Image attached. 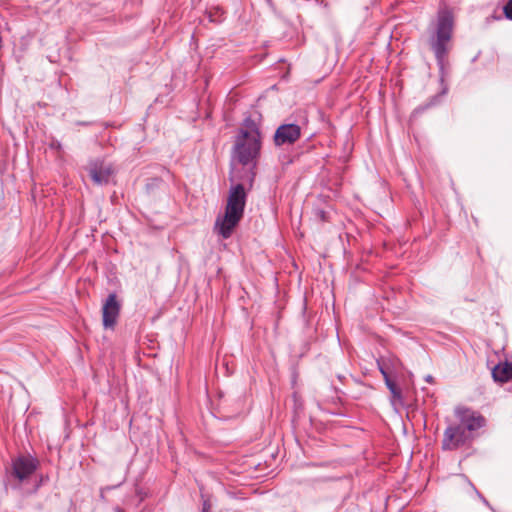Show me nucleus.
<instances>
[{
	"mask_svg": "<svg viewBox=\"0 0 512 512\" xmlns=\"http://www.w3.org/2000/svg\"><path fill=\"white\" fill-rule=\"evenodd\" d=\"M472 438L473 435H470L457 423H450L443 433L442 449L447 451L456 450L465 446Z\"/></svg>",
	"mask_w": 512,
	"mask_h": 512,
	"instance_id": "4",
	"label": "nucleus"
},
{
	"mask_svg": "<svg viewBox=\"0 0 512 512\" xmlns=\"http://www.w3.org/2000/svg\"><path fill=\"white\" fill-rule=\"evenodd\" d=\"M200 491H202V489H200ZM201 498H202L201 512H210V509H211L210 497L208 495H205L203 492H201Z\"/></svg>",
	"mask_w": 512,
	"mask_h": 512,
	"instance_id": "13",
	"label": "nucleus"
},
{
	"mask_svg": "<svg viewBox=\"0 0 512 512\" xmlns=\"http://www.w3.org/2000/svg\"><path fill=\"white\" fill-rule=\"evenodd\" d=\"M455 416L458 420L456 423L470 435L485 424V418L469 408H456Z\"/></svg>",
	"mask_w": 512,
	"mask_h": 512,
	"instance_id": "5",
	"label": "nucleus"
},
{
	"mask_svg": "<svg viewBox=\"0 0 512 512\" xmlns=\"http://www.w3.org/2000/svg\"><path fill=\"white\" fill-rule=\"evenodd\" d=\"M494 381L504 383L512 379V362H500L492 369Z\"/></svg>",
	"mask_w": 512,
	"mask_h": 512,
	"instance_id": "10",
	"label": "nucleus"
},
{
	"mask_svg": "<svg viewBox=\"0 0 512 512\" xmlns=\"http://www.w3.org/2000/svg\"><path fill=\"white\" fill-rule=\"evenodd\" d=\"M301 136V128L294 123L281 124L275 131L274 144L276 146L292 145Z\"/></svg>",
	"mask_w": 512,
	"mask_h": 512,
	"instance_id": "6",
	"label": "nucleus"
},
{
	"mask_svg": "<svg viewBox=\"0 0 512 512\" xmlns=\"http://www.w3.org/2000/svg\"><path fill=\"white\" fill-rule=\"evenodd\" d=\"M111 174V166L105 165L102 161H94L89 166V176L98 185L107 184Z\"/></svg>",
	"mask_w": 512,
	"mask_h": 512,
	"instance_id": "9",
	"label": "nucleus"
},
{
	"mask_svg": "<svg viewBox=\"0 0 512 512\" xmlns=\"http://www.w3.org/2000/svg\"><path fill=\"white\" fill-rule=\"evenodd\" d=\"M49 146L51 149H54L57 151H60L62 149V145H61L60 141H58L57 139H52Z\"/></svg>",
	"mask_w": 512,
	"mask_h": 512,
	"instance_id": "16",
	"label": "nucleus"
},
{
	"mask_svg": "<svg viewBox=\"0 0 512 512\" xmlns=\"http://www.w3.org/2000/svg\"><path fill=\"white\" fill-rule=\"evenodd\" d=\"M116 512H123V511L120 508H117Z\"/></svg>",
	"mask_w": 512,
	"mask_h": 512,
	"instance_id": "20",
	"label": "nucleus"
},
{
	"mask_svg": "<svg viewBox=\"0 0 512 512\" xmlns=\"http://www.w3.org/2000/svg\"><path fill=\"white\" fill-rule=\"evenodd\" d=\"M385 384L394 398H401V389L397 386L396 382L391 378H387Z\"/></svg>",
	"mask_w": 512,
	"mask_h": 512,
	"instance_id": "12",
	"label": "nucleus"
},
{
	"mask_svg": "<svg viewBox=\"0 0 512 512\" xmlns=\"http://www.w3.org/2000/svg\"><path fill=\"white\" fill-rule=\"evenodd\" d=\"M229 179H230V181H231V182H234L235 177L231 175V176L229 177Z\"/></svg>",
	"mask_w": 512,
	"mask_h": 512,
	"instance_id": "19",
	"label": "nucleus"
},
{
	"mask_svg": "<svg viewBox=\"0 0 512 512\" xmlns=\"http://www.w3.org/2000/svg\"><path fill=\"white\" fill-rule=\"evenodd\" d=\"M247 194L244 185L241 183L232 185L229 190L225 215L218 217L215 222V229L224 239L232 235L234 228L243 217L246 205Z\"/></svg>",
	"mask_w": 512,
	"mask_h": 512,
	"instance_id": "3",
	"label": "nucleus"
},
{
	"mask_svg": "<svg viewBox=\"0 0 512 512\" xmlns=\"http://www.w3.org/2000/svg\"><path fill=\"white\" fill-rule=\"evenodd\" d=\"M397 364L398 360L392 357H382L377 360V366L384 378V381H386L387 378H391V373L396 370Z\"/></svg>",
	"mask_w": 512,
	"mask_h": 512,
	"instance_id": "11",
	"label": "nucleus"
},
{
	"mask_svg": "<svg viewBox=\"0 0 512 512\" xmlns=\"http://www.w3.org/2000/svg\"><path fill=\"white\" fill-rule=\"evenodd\" d=\"M476 493H477L478 497L482 500V502H483L487 507H489L490 509H492V508H491V506H490V503L487 501V499H486V498H485V497H484V496H483L479 491H477V490H476Z\"/></svg>",
	"mask_w": 512,
	"mask_h": 512,
	"instance_id": "17",
	"label": "nucleus"
},
{
	"mask_svg": "<svg viewBox=\"0 0 512 512\" xmlns=\"http://www.w3.org/2000/svg\"><path fill=\"white\" fill-rule=\"evenodd\" d=\"M425 381H426V382H428V383H432V382H433V377H432V375H427V376L425 377Z\"/></svg>",
	"mask_w": 512,
	"mask_h": 512,
	"instance_id": "18",
	"label": "nucleus"
},
{
	"mask_svg": "<svg viewBox=\"0 0 512 512\" xmlns=\"http://www.w3.org/2000/svg\"><path fill=\"white\" fill-rule=\"evenodd\" d=\"M120 308L121 306L120 303L117 301L116 294H110L102 307L103 326L106 329L114 328L120 313Z\"/></svg>",
	"mask_w": 512,
	"mask_h": 512,
	"instance_id": "8",
	"label": "nucleus"
},
{
	"mask_svg": "<svg viewBox=\"0 0 512 512\" xmlns=\"http://www.w3.org/2000/svg\"><path fill=\"white\" fill-rule=\"evenodd\" d=\"M503 13L507 19L512 20V0L507 1L503 7Z\"/></svg>",
	"mask_w": 512,
	"mask_h": 512,
	"instance_id": "14",
	"label": "nucleus"
},
{
	"mask_svg": "<svg viewBox=\"0 0 512 512\" xmlns=\"http://www.w3.org/2000/svg\"><path fill=\"white\" fill-rule=\"evenodd\" d=\"M453 28L454 18L452 12L447 8L439 9L436 21L431 23L429 27V45L439 68L442 89L439 94L431 97L427 104L415 108L413 114L422 113L427 108L436 105L448 92V86L445 84V77L447 75L446 58L450 51Z\"/></svg>",
	"mask_w": 512,
	"mask_h": 512,
	"instance_id": "1",
	"label": "nucleus"
},
{
	"mask_svg": "<svg viewBox=\"0 0 512 512\" xmlns=\"http://www.w3.org/2000/svg\"><path fill=\"white\" fill-rule=\"evenodd\" d=\"M246 122L251 123V131L240 129L233 147L232 158L243 166H249L247 178L251 187L255 177L254 168L260 154L261 141L260 132L255 124L250 119H247Z\"/></svg>",
	"mask_w": 512,
	"mask_h": 512,
	"instance_id": "2",
	"label": "nucleus"
},
{
	"mask_svg": "<svg viewBox=\"0 0 512 512\" xmlns=\"http://www.w3.org/2000/svg\"><path fill=\"white\" fill-rule=\"evenodd\" d=\"M315 215L318 219H320L322 222L327 221V213L323 209H317L315 211Z\"/></svg>",
	"mask_w": 512,
	"mask_h": 512,
	"instance_id": "15",
	"label": "nucleus"
},
{
	"mask_svg": "<svg viewBox=\"0 0 512 512\" xmlns=\"http://www.w3.org/2000/svg\"><path fill=\"white\" fill-rule=\"evenodd\" d=\"M38 466V460L31 456H19L12 464L13 475L19 480L23 481L32 475Z\"/></svg>",
	"mask_w": 512,
	"mask_h": 512,
	"instance_id": "7",
	"label": "nucleus"
}]
</instances>
